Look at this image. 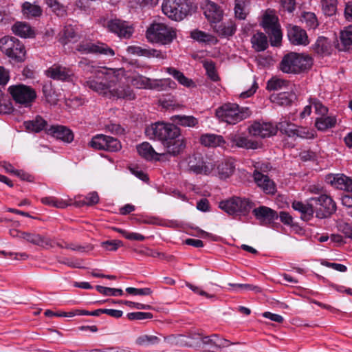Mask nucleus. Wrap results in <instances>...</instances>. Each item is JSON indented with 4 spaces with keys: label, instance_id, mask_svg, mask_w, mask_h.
Returning a JSON list of instances; mask_svg holds the SVG:
<instances>
[{
    "label": "nucleus",
    "instance_id": "1",
    "mask_svg": "<svg viewBox=\"0 0 352 352\" xmlns=\"http://www.w3.org/2000/svg\"><path fill=\"white\" fill-rule=\"evenodd\" d=\"M145 133L149 139L161 141L165 155L177 156L186 148V140L181 136L180 129L175 124L155 122L146 128Z\"/></svg>",
    "mask_w": 352,
    "mask_h": 352
},
{
    "label": "nucleus",
    "instance_id": "2",
    "mask_svg": "<svg viewBox=\"0 0 352 352\" xmlns=\"http://www.w3.org/2000/svg\"><path fill=\"white\" fill-rule=\"evenodd\" d=\"M113 70V77L105 78L104 81L101 82L96 79H89L85 82V85L98 94L109 98L134 99L135 94L131 88L121 85L122 78L125 76L124 69L120 68Z\"/></svg>",
    "mask_w": 352,
    "mask_h": 352
},
{
    "label": "nucleus",
    "instance_id": "3",
    "mask_svg": "<svg viewBox=\"0 0 352 352\" xmlns=\"http://www.w3.org/2000/svg\"><path fill=\"white\" fill-rule=\"evenodd\" d=\"M312 63L309 55L291 52L283 56L279 68L284 73L298 74L311 68Z\"/></svg>",
    "mask_w": 352,
    "mask_h": 352
},
{
    "label": "nucleus",
    "instance_id": "4",
    "mask_svg": "<svg viewBox=\"0 0 352 352\" xmlns=\"http://www.w3.org/2000/svg\"><path fill=\"white\" fill-rule=\"evenodd\" d=\"M252 115V111L247 107H239L235 103H226L216 110V116L221 120L230 124H235Z\"/></svg>",
    "mask_w": 352,
    "mask_h": 352
},
{
    "label": "nucleus",
    "instance_id": "5",
    "mask_svg": "<svg viewBox=\"0 0 352 352\" xmlns=\"http://www.w3.org/2000/svg\"><path fill=\"white\" fill-rule=\"evenodd\" d=\"M146 36L151 43L168 45L176 38L175 29L164 23H153L148 28Z\"/></svg>",
    "mask_w": 352,
    "mask_h": 352
},
{
    "label": "nucleus",
    "instance_id": "6",
    "mask_svg": "<svg viewBox=\"0 0 352 352\" xmlns=\"http://www.w3.org/2000/svg\"><path fill=\"white\" fill-rule=\"evenodd\" d=\"M261 25L269 34L271 45L272 46L279 45L283 35L275 11L270 9L266 10L262 15Z\"/></svg>",
    "mask_w": 352,
    "mask_h": 352
},
{
    "label": "nucleus",
    "instance_id": "7",
    "mask_svg": "<svg viewBox=\"0 0 352 352\" xmlns=\"http://www.w3.org/2000/svg\"><path fill=\"white\" fill-rule=\"evenodd\" d=\"M254 204L248 198L234 197L219 203V208L230 215L245 216L253 208Z\"/></svg>",
    "mask_w": 352,
    "mask_h": 352
},
{
    "label": "nucleus",
    "instance_id": "8",
    "mask_svg": "<svg viewBox=\"0 0 352 352\" xmlns=\"http://www.w3.org/2000/svg\"><path fill=\"white\" fill-rule=\"evenodd\" d=\"M163 13L170 19L180 21L190 12V6L186 0H163Z\"/></svg>",
    "mask_w": 352,
    "mask_h": 352
},
{
    "label": "nucleus",
    "instance_id": "9",
    "mask_svg": "<svg viewBox=\"0 0 352 352\" xmlns=\"http://www.w3.org/2000/svg\"><path fill=\"white\" fill-rule=\"evenodd\" d=\"M188 170L195 174L211 175L214 172L215 162L200 154L190 155L187 159Z\"/></svg>",
    "mask_w": 352,
    "mask_h": 352
},
{
    "label": "nucleus",
    "instance_id": "10",
    "mask_svg": "<svg viewBox=\"0 0 352 352\" xmlns=\"http://www.w3.org/2000/svg\"><path fill=\"white\" fill-rule=\"evenodd\" d=\"M0 50L9 58L16 62L25 59V50L23 45L16 38L4 36L0 39Z\"/></svg>",
    "mask_w": 352,
    "mask_h": 352
},
{
    "label": "nucleus",
    "instance_id": "11",
    "mask_svg": "<svg viewBox=\"0 0 352 352\" xmlns=\"http://www.w3.org/2000/svg\"><path fill=\"white\" fill-rule=\"evenodd\" d=\"M78 67L85 73H89L94 75V77H90L85 82L89 79H96L98 82L104 81L105 78H111L115 76L114 70L112 68L108 67H98L94 65L93 61L87 58H82L78 63ZM85 85V82H84Z\"/></svg>",
    "mask_w": 352,
    "mask_h": 352
},
{
    "label": "nucleus",
    "instance_id": "12",
    "mask_svg": "<svg viewBox=\"0 0 352 352\" xmlns=\"http://www.w3.org/2000/svg\"><path fill=\"white\" fill-rule=\"evenodd\" d=\"M8 91L16 103L28 107L36 98L35 91L24 85H16L9 87Z\"/></svg>",
    "mask_w": 352,
    "mask_h": 352
},
{
    "label": "nucleus",
    "instance_id": "13",
    "mask_svg": "<svg viewBox=\"0 0 352 352\" xmlns=\"http://www.w3.org/2000/svg\"><path fill=\"white\" fill-rule=\"evenodd\" d=\"M82 54H94L107 56H113L115 51L106 43L97 41L92 42L89 40L81 41L76 49Z\"/></svg>",
    "mask_w": 352,
    "mask_h": 352
},
{
    "label": "nucleus",
    "instance_id": "14",
    "mask_svg": "<svg viewBox=\"0 0 352 352\" xmlns=\"http://www.w3.org/2000/svg\"><path fill=\"white\" fill-rule=\"evenodd\" d=\"M316 204V216L319 219H324L332 214L336 210L333 200L329 196L323 194L319 197L311 198Z\"/></svg>",
    "mask_w": 352,
    "mask_h": 352
},
{
    "label": "nucleus",
    "instance_id": "15",
    "mask_svg": "<svg viewBox=\"0 0 352 352\" xmlns=\"http://www.w3.org/2000/svg\"><path fill=\"white\" fill-rule=\"evenodd\" d=\"M108 30L120 38H130L133 33V26L127 21L118 19L109 20L107 23Z\"/></svg>",
    "mask_w": 352,
    "mask_h": 352
},
{
    "label": "nucleus",
    "instance_id": "16",
    "mask_svg": "<svg viewBox=\"0 0 352 352\" xmlns=\"http://www.w3.org/2000/svg\"><path fill=\"white\" fill-rule=\"evenodd\" d=\"M249 133L258 138H268L276 135L277 126L271 122L255 121L248 127Z\"/></svg>",
    "mask_w": 352,
    "mask_h": 352
},
{
    "label": "nucleus",
    "instance_id": "17",
    "mask_svg": "<svg viewBox=\"0 0 352 352\" xmlns=\"http://www.w3.org/2000/svg\"><path fill=\"white\" fill-rule=\"evenodd\" d=\"M23 239L32 245H37L42 249L48 250L55 247V239L42 235L36 232H26L22 234Z\"/></svg>",
    "mask_w": 352,
    "mask_h": 352
},
{
    "label": "nucleus",
    "instance_id": "18",
    "mask_svg": "<svg viewBox=\"0 0 352 352\" xmlns=\"http://www.w3.org/2000/svg\"><path fill=\"white\" fill-rule=\"evenodd\" d=\"M204 334L199 331H191L188 336L178 335L175 338L176 344L194 349L201 348Z\"/></svg>",
    "mask_w": 352,
    "mask_h": 352
},
{
    "label": "nucleus",
    "instance_id": "19",
    "mask_svg": "<svg viewBox=\"0 0 352 352\" xmlns=\"http://www.w3.org/2000/svg\"><path fill=\"white\" fill-rule=\"evenodd\" d=\"M201 8L206 18L211 23H219L223 17V10L214 2L210 0H204L201 3Z\"/></svg>",
    "mask_w": 352,
    "mask_h": 352
},
{
    "label": "nucleus",
    "instance_id": "20",
    "mask_svg": "<svg viewBox=\"0 0 352 352\" xmlns=\"http://www.w3.org/2000/svg\"><path fill=\"white\" fill-rule=\"evenodd\" d=\"M234 160L231 158H227L217 163L215 162L214 172L211 175H217L220 179H225L230 177L234 173Z\"/></svg>",
    "mask_w": 352,
    "mask_h": 352
},
{
    "label": "nucleus",
    "instance_id": "21",
    "mask_svg": "<svg viewBox=\"0 0 352 352\" xmlns=\"http://www.w3.org/2000/svg\"><path fill=\"white\" fill-rule=\"evenodd\" d=\"M326 182L332 186L346 191H352V179L343 174H329Z\"/></svg>",
    "mask_w": 352,
    "mask_h": 352
},
{
    "label": "nucleus",
    "instance_id": "22",
    "mask_svg": "<svg viewBox=\"0 0 352 352\" xmlns=\"http://www.w3.org/2000/svg\"><path fill=\"white\" fill-rule=\"evenodd\" d=\"M126 52L133 55L145 56L147 58L155 57L160 59H164L166 58V54L165 52L137 45L129 46L126 48Z\"/></svg>",
    "mask_w": 352,
    "mask_h": 352
},
{
    "label": "nucleus",
    "instance_id": "23",
    "mask_svg": "<svg viewBox=\"0 0 352 352\" xmlns=\"http://www.w3.org/2000/svg\"><path fill=\"white\" fill-rule=\"evenodd\" d=\"M46 133L67 143L72 142L74 140V135L72 131L63 125H51L48 129H46Z\"/></svg>",
    "mask_w": 352,
    "mask_h": 352
},
{
    "label": "nucleus",
    "instance_id": "24",
    "mask_svg": "<svg viewBox=\"0 0 352 352\" xmlns=\"http://www.w3.org/2000/svg\"><path fill=\"white\" fill-rule=\"evenodd\" d=\"M287 36L293 45H307L309 43L305 30L296 25H289L287 28Z\"/></svg>",
    "mask_w": 352,
    "mask_h": 352
},
{
    "label": "nucleus",
    "instance_id": "25",
    "mask_svg": "<svg viewBox=\"0 0 352 352\" xmlns=\"http://www.w3.org/2000/svg\"><path fill=\"white\" fill-rule=\"evenodd\" d=\"M230 344L231 342L229 340L219 337L217 334H212L211 336H206L204 334L201 348H208L210 351L213 349L228 347Z\"/></svg>",
    "mask_w": 352,
    "mask_h": 352
},
{
    "label": "nucleus",
    "instance_id": "26",
    "mask_svg": "<svg viewBox=\"0 0 352 352\" xmlns=\"http://www.w3.org/2000/svg\"><path fill=\"white\" fill-rule=\"evenodd\" d=\"M252 213L261 225L270 224L275 218H277L276 212L266 206H260L254 208Z\"/></svg>",
    "mask_w": 352,
    "mask_h": 352
},
{
    "label": "nucleus",
    "instance_id": "27",
    "mask_svg": "<svg viewBox=\"0 0 352 352\" xmlns=\"http://www.w3.org/2000/svg\"><path fill=\"white\" fill-rule=\"evenodd\" d=\"M253 176L254 182L257 186L265 193L274 194L275 192V184L267 175H265L258 170H255Z\"/></svg>",
    "mask_w": 352,
    "mask_h": 352
},
{
    "label": "nucleus",
    "instance_id": "28",
    "mask_svg": "<svg viewBox=\"0 0 352 352\" xmlns=\"http://www.w3.org/2000/svg\"><path fill=\"white\" fill-rule=\"evenodd\" d=\"M139 155L147 160L159 161L161 157L165 156V153L155 151L148 142H143L137 146Z\"/></svg>",
    "mask_w": 352,
    "mask_h": 352
},
{
    "label": "nucleus",
    "instance_id": "29",
    "mask_svg": "<svg viewBox=\"0 0 352 352\" xmlns=\"http://www.w3.org/2000/svg\"><path fill=\"white\" fill-rule=\"evenodd\" d=\"M47 75L54 80H69L72 73L65 67L53 65L47 70Z\"/></svg>",
    "mask_w": 352,
    "mask_h": 352
},
{
    "label": "nucleus",
    "instance_id": "30",
    "mask_svg": "<svg viewBox=\"0 0 352 352\" xmlns=\"http://www.w3.org/2000/svg\"><path fill=\"white\" fill-rule=\"evenodd\" d=\"M215 32L221 36L228 37L232 36L236 32V25L233 20L228 19L221 23H215L213 27Z\"/></svg>",
    "mask_w": 352,
    "mask_h": 352
},
{
    "label": "nucleus",
    "instance_id": "31",
    "mask_svg": "<svg viewBox=\"0 0 352 352\" xmlns=\"http://www.w3.org/2000/svg\"><path fill=\"white\" fill-rule=\"evenodd\" d=\"M292 208L300 213V217L304 221H309L315 212L311 204H305L298 201L292 203Z\"/></svg>",
    "mask_w": 352,
    "mask_h": 352
},
{
    "label": "nucleus",
    "instance_id": "32",
    "mask_svg": "<svg viewBox=\"0 0 352 352\" xmlns=\"http://www.w3.org/2000/svg\"><path fill=\"white\" fill-rule=\"evenodd\" d=\"M200 142L202 145L208 147L223 146L226 143L222 136L212 133L202 135L200 138Z\"/></svg>",
    "mask_w": 352,
    "mask_h": 352
},
{
    "label": "nucleus",
    "instance_id": "33",
    "mask_svg": "<svg viewBox=\"0 0 352 352\" xmlns=\"http://www.w3.org/2000/svg\"><path fill=\"white\" fill-rule=\"evenodd\" d=\"M290 90V91H284L273 96L272 101L280 106L290 105L296 99V95L293 91V89Z\"/></svg>",
    "mask_w": 352,
    "mask_h": 352
},
{
    "label": "nucleus",
    "instance_id": "34",
    "mask_svg": "<svg viewBox=\"0 0 352 352\" xmlns=\"http://www.w3.org/2000/svg\"><path fill=\"white\" fill-rule=\"evenodd\" d=\"M12 32L17 36L22 38H32L34 36V31L27 23L16 22L12 27Z\"/></svg>",
    "mask_w": 352,
    "mask_h": 352
},
{
    "label": "nucleus",
    "instance_id": "35",
    "mask_svg": "<svg viewBox=\"0 0 352 352\" xmlns=\"http://www.w3.org/2000/svg\"><path fill=\"white\" fill-rule=\"evenodd\" d=\"M165 71L168 74L171 75L175 79H176L182 85L186 87H195V84L192 80L186 77L182 72L176 69L175 68L166 67L165 68Z\"/></svg>",
    "mask_w": 352,
    "mask_h": 352
},
{
    "label": "nucleus",
    "instance_id": "36",
    "mask_svg": "<svg viewBox=\"0 0 352 352\" xmlns=\"http://www.w3.org/2000/svg\"><path fill=\"white\" fill-rule=\"evenodd\" d=\"M175 83L170 78L151 79L150 78L148 89L157 91H164L168 88H174Z\"/></svg>",
    "mask_w": 352,
    "mask_h": 352
},
{
    "label": "nucleus",
    "instance_id": "37",
    "mask_svg": "<svg viewBox=\"0 0 352 352\" xmlns=\"http://www.w3.org/2000/svg\"><path fill=\"white\" fill-rule=\"evenodd\" d=\"M42 12L41 8L37 4L25 1L22 5V12L26 18L38 17L42 14Z\"/></svg>",
    "mask_w": 352,
    "mask_h": 352
},
{
    "label": "nucleus",
    "instance_id": "38",
    "mask_svg": "<svg viewBox=\"0 0 352 352\" xmlns=\"http://www.w3.org/2000/svg\"><path fill=\"white\" fill-rule=\"evenodd\" d=\"M336 124V117L326 114L316 118L315 126L319 131H326L328 129L335 126Z\"/></svg>",
    "mask_w": 352,
    "mask_h": 352
},
{
    "label": "nucleus",
    "instance_id": "39",
    "mask_svg": "<svg viewBox=\"0 0 352 352\" xmlns=\"http://www.w3.org/2000/svg\"><path fill=\"white\" fill-rule=\"evenodd\" d=\"M171 120L184 127H195L199 123L198 119L192 116L176 115L173 116Z\"/></svg>",
    "mask_w": 352,
    "mask_h": 352
},
{
    "label": "nucleus",
    "instance_id": "40",
    "mask_svg": "<svg viewBox=\"0 0 352 352\" xmlns=\"http://www.w3.org/2000/svg\"><path fill=\"white\" fill-rule=\"evenodd\" d=\"M293 87H294L293 84L277 77L272 78L267 83V89L270 91L280 90L286 88L292 89Z\"/></svg>",
    "mask_w": 352,
    "mask_h": 352
},
{
    "label": "nucleus",
    "instance_id": "41",
    "mask_svg": "<svg viewBox=\"0 0 352 352\" xmlns=\"http://www.w3.org/2000/svg\"><path fill=\"white\" fill-rule=\"evenodd\" d=\"M251 43L253 48L257 52L264 51L268 46L267 36L262 32L254 34L251 38Z\"/></svg>",
    "mask_w": 352,
    "mask_h": 352
},
{
    "label": "nucleus",
    "instance_id": "42",
    "mask_svg": "<svg viewBox=\"0 0 352 352\" xmlns=\"http://www.w3.org/2000/svg\"><path fill=\"white\" fill-rule=\"evenodd\" d=\"M25 126L29 131L33 132H40L42 130L46 131V129H48L47 122L43 120L41 116H37L34 120L32 121L25 122Z\"/></svg>",
    "mask_w": 352,
    "mask_h": 352
},
{
    "label": "nucleus",
    "instance_id": "43",
    "mask_svg": "<svg viewBox=\"0 0 352 352\" xmlns=\"http://www.w3.org/2000/svg\"><path fill=\"white\" fill-rule=\"evenodd\" d=\"M249 0H235L234 14L239 19H245L248 14Z\"/></svg>",
    "mask_w": 352,
    "mask_h": 352
},
{
    "label": "nucleus",
    "instance_id": "44",
    "mask_svg": "<svg viewBox=\"0 0 352 352\" xmlns=\"http://www.w3.org/2000/svg\"><path fill=\"white\" fill-rule=\"evenodd\" d=\"M331 48L330 41L323 36L319 37L314 45V50L320 54H329Z\"/></svg>",
    "mask_w": 352,
    "mask_h": 352
},
{
    "label": "nucleus",
    "instance_id": "45",
    "mask_svg": "<svg viewBox=\"0 0 352 352\" xmlns=\"http://www.w3.org/2000/svg\"><path fill=\"white\" fill-rule=\"evenodd\" d=\"M160 342L158 337L153 335L142 334L137 337L135 344L140 346H148L156 344Z\"/></svg>",
    "mask_w": 352,
    "mask_h": 352
},
{
    "label": "nucleus",
    "instance_id": "46",
    "mask_svg": "<svg viewBox=\"0 0 352 352\" xmlns=\"http://www.w3.org/2000/svg\"><path fill=\"white\" fill-rule=\"evenodd\" d=\"M338 0H320L323 13L327 16H333L336 13Z\"/></svg>",
    "mask_w": 352,
    "mask_h": 352
},
{
    "label": "nucleus",
    "instance_id": "47",
    "mask_svg": "<svg viewBox=\"0 0 352 352\" xmlns=\"http://www.w3.org/2000/svg\"><path fill=\"white\" fill-rule=\"evenodd\" d=\"M47 6L58 16H65L67 14L66 7L58 0H45Z\"/></svg>",
    "mask_w": 352,
    "mask_h": 352
},
{
    "label": "nucleus",
    "instance_id": "48",
    "mask_svg": "<svg viewBox=\"0 0 352 352\" xmlns=\"http://www.w3.org/2000/svg\"><path fill=\"white\" fill-rule=\"evenodd\" d=\"M340 41L346 50L352 47V25L345 27L340 32Z\"/></svg>",
    "mask_w": 352,
    "mask_h": 352
},
{
    "label": "nucleus",
    "instance_id": "49",
    "mask_svg": "<svg viewBox=\"0 0 352 352\" xmlns=\"http://www.w3.org/2000/svg\"><path fill=\"white\" fill-rule=\"evenodd\" d=\"M41 202L47 206L57 208H65L69 204L65 200L54 197H46L41 199Z\"/></svg>",
    "mask_w": 352,
    "mask_h": 352
},
{
    "label": "nucleus",
    "instance_id": "50",
    "mask_svg": "<svg viewBox=\"0 0 352 352\" xmlns=\"http://www.w3.org/2000/svg\"><path fill=\"white\" fill-rule=\"evenodd\" d=\"M233 141L239 147L247 149H255L258 147V143L256 142L249 140L246 137L236 136Z\"/></svg>",
    "mask_w": 352,
    "mask_h": 352
},
{
    "label": "nucleus",
    "instance_id": "51",
    "mask_svg": "<svg viewBox=\"0 0 352 352\" xmlns=\"http://www.w3.org/2000/svg\"><path fill=\"white\" fill-rule=\"evenodd\" d=\"M130 82L136 88L148 89L150 78L142 75H135L131 78Z\"/></svg>",
    "mask_w": 352,
    "mask_h": 352
},
{
    "label": "nucleus",
    "instance_id": "52",
    "mask_svg": "<svg viewBox=\"0 0 352 352\" xmlns=\"http://www.w3.org/2000/svg\"><path fill=\"white\" fill-rule=\"evenodd\" d=\"M106 136L107 135L102 134L96 135L92 138L89 145L94 149L105 151V146L107 145Z\"/></svg>",
    "mask_w": 352,
    "mask_h": 352
},
{
    "label": "nucleus",
    "instance_id": "53",
    "mask_svg": "<svg viewBox=\"0 0 352 352\" xmlns=\"http://www.w3.org/2000/svg\"><path fill=\"white\" fill-rule=\"evenodd\" d=\"M301 21L309 29H315L318 25L316 16L313 12H305L302 16Z\"/></svg>",
    "mask_w": 352,
    "mask_h": 352
},
{
    "label": "nucleus",
    "instance_id": "54",
    "mask_svg": "<svg viewBox=\"0 0 352 352\" xmlns=\"http://www.w3.org/2000/svg\"><path fill=\"white\" fill-rule=\"evenodd\" d=\"M57 261L59 263L66 265L72 268L83 267V260L80 258L58 257Z\"/></svg>",
    "mask_w": 352,
    "mask_h": 352
},
{
    "label": "nucleus",
    "instance_id": "55",
    "mask_svg": "<svg viewBox=\"0 0 352 352\" xmlns=\"http://www.w3.org/2000/svg\"><path fill=\"white\" fill-rule=\"evenodd\" d=\"M78 30L77 25H67L63 29V36L68 41L76 40L79 37Z\"/></svg>",
    "mask_w": 352,
    "mask_h": 352
},
{
    "label": "nucleus",
    "instance_id": "56",
    "mask_svg": "<svg viewBox=\"0 0 352 352\" xmlns=\"http://www.w3.org/2000/svg\"><path fill=\"white\" fill-rule=\"evenodd\" d=\"M297 127L296 125L286 121L279 123L280 131L287 134L289 137H294L296 135Z\"/></svg>",
    "mask_w": 352,
    "mask_h": 352
},
{
    "label": "nucleus",
    "instance_id": "57",
    "mask_svg": "<svg viewBox=\"0 0 352 352\" xmlns=\"http://www.w3.org/2000/svg\"><path fill=\"white\" fill-rule=\"evenodd\" d=\"M43 93L46 100L50 104H56L59 100L58 94L50 86H44Z\"/></svg>",
    "mask_w": 352,
    "mask_h": 352
},
{
    "label": "nucleus",
    "instance_id": "58",
    "mask_svg": "<svg viewBox=\"0 0 352 352\" xmlns=\"http://www.w3.org/2000/svg\"><path fill=\"white\" fill-rule=\"evenodd\" d=\"M96 288L98 292L105 296H118L123 294V291L121 289L110 288L100 285H97Z\"/></svg>",
    "mask_w": 352,
    "mask_h": 352
},
{
    "label": "nucleus",
    "instance_id": "59",
    "mask_svg": "<svg viewBox=\"0 0 352 352\" xmlns=\"http://www.w3.org/2000/svg\"><path fill=\"white\" fill-rule=\"evenodd\" d=\"M229 285L233 287V291L238 292L239 290H249L253 291L255 293L261 292V289L260 287L257 285H254L251 284H234V283H229Z\"/></svg>",
    "mask_w": 352,
    "mask_h": 352
},
{
    "label": "nucleus",
    "instance_id": "60",
    "mask_svg": "<svg viewBox=\"0 0 352 352\" xmlns=\"http://www.w3.org/2000/svg\"><path fill=\"white\" fill-rule=\"evenodd\" d=\"M106 140L107 145L105 146V151L116 152L119 151L122 147L120 141L113 137L107 135Z\"/></svg>",
    "mask_w": 352,
    "mask_h": 352
},
{
    "label": "nucleus",
    "instance_id": "61",
    "mask_svg": "<svg viewBox=\"0 0 352 352\" xmlns=\"http://www.w3.org/2000/svg\"><path fill=\"white\" fill-rule=\"evenodd\" d=\"M280 11L289 14L292 13L296 8L295 0H279Z\"/></svg>",
    "mask_w": 352,
    "mask_h": 352
},
{
    "label": "nucleus",
    "instance_id": "62",
    "mask_svg": "<svg viewBox=\"0 0 352 352\" xmlns=\"http://www.w3.org/2000/svg\"><path fill=\"white\" fill-rule=\"evenodd\" d=\"M203 65L208 77L213 81H217L219 76L216 72L214 63L212 61H204Z\"/></svg>",
    "mask_w": 352,
    "mask_h": 352
},
{
    "label": "nucleus",
    "instance_id": "63",
    "mask_svg": "<svg viewBox=\"0 0 352 352\" xmlns=\"http://www.w3.org/2000/svg\"><path fill=\"white\" fill-rule=\"evenodd\" d=\"M122 245L123 243L120 240L106 241L101 243V246L108 251H115L118 250V248Z\"/></svg>",
    "mask_w": 352,
    "mask_h": 352
},
{
    "label": "nucleus",
    "instance_id": "64",
    "mask_svg": "<svg viewBox=\"0 0 352 352\" xmlns=\"http://www.w3.org/2000/svg\"><path fill=\"white\" fill-rule=\"evenodd\" d=\"M126 292L129 294L135 296H148L152 294V290L148 287L145 288H134L127 287Z\"/></svg>",
    "mask_w": 352,
    "mask_h": 352
}]
</instances>
